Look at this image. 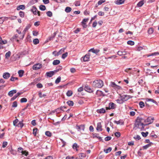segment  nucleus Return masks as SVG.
I'll return each mask as SVG.
<instances>
[{
  "mask_svg": "<svg viewBox=\"0 0 159 159\" xmlns=\"http://www.w3.org/2000/svg\"><path fill=\"white\" fill-rule=\"evenodd\" d=\"M111 139V137L110 136H108L105 138V140L106 141H108L110 140Z\"/></svg>",
  "mask_w": 159,
  "mask_h": 159,
  "instance_id": "57",
  "label": "nucleus"
},
{
  "mask_svg": "<svg viewBox=\"0 0 159 159\" xmlns=\"http://www.w3.org/2000/svg\"><path fill=\"white\" fill-rule=\"evenodd\" d=\"M45 135L49 137H51L52 134V133L49 131H46L45 133Z\"/></svg>",
  "mask_w": 159,
  "mask_h": 159,
  "instance_id": "38",
  "label": "nucleus"
},
{
  "mask_svg": "<svg viewBox=\"0 0 159 159\" xmlns=\"http://www.w3.org/2000/svg\"><path fill=\"white\" fill-rule=\"evenodd\" d=\"M60 61L58 60H54L52 62L53 65H56L59 64L60 63Z\"/></svg>",
  "mask_w": 159,
  "mask_h": 159,
  "instance_id": "25",
  "label": "nucleus"
},
{
  "mask_svg": "<svg viewBox=\"0 0 159 159\" xmlns=\"http://www.w3.org/2000/svg\"><path fill=\"white\" fill-rule=\"evenodd\" d=\"M9 151L13 155H15L17 154L16 151L15 150L13 149L11 147V148H9Z\"/></svg>",
  "mask_w": 159,
  "mask_h": 159,
  "instance_id": "20",
  "label": "nucleus"
},
{
  "mask_svg": "<svg viewBox=\"0 0 159 159\" xmlns=\"http://www.w3.org/2000/svg\"><path fill=\"white\" fill-rule=\"evenodd\" d=\"M148 32L149 34H152L153 32V30L152 28H151L148 29Z\"/></svg>",
  "mask_w": 159,
  "mask_h": 159,
  "instance_id": "40",
  "label": "nucleus"
},
{
  "mask_svg": "<svg viewBox=\"0 0 159 159\" xmlns=\"http://www.w3.org/2000/svg\"><path fill=\"white\" fill-rule=\"evenodd\" d=\"M17 91L16 89L12 90L8 93V95L10 97L13 96V94L16 93Z\"/></svg>",
  "mask_w": 159,
  "mask_h": 159,
  "instance_id": "13",
  "label": "nucleus"
},
{
  "mask_svg": "<svg viewBox=\"0 0 159 159\" xmlns=\"http://www.w3.org/2000/svg\"><path fill=\"white\" fill-rule=\"evenodd\" d=\"M112 148L111 147H109L107 149H104V151L106 153H107L108 152H110Z\"/></svg>",
  "mask_w": 159,
  "mask_h": 159,
  "instance_id": "27",
  "label": "nucleus"
},
{
  "mask_svg": "<svg viewBox=\"0 0 159 159\" xmlns=\"http://www.w3.org/2000/svg\"><path fill=\"white\" fill-rule=\"evenodd\" d=\"M94 137L97 138L100 141L103 142V140L102 139V138L98 135V134H93Z\"/></svg>",
  "mask_w": 159,
  "mask_h": 159,
  "instance_id": "23",
  "label": "nucleus"
},
{
  "mask_svg": "<svg viewBox=\"0 0 159 159\" xmlns=\"http://www.w3.org/2000/svg\"><path fill=\"white\" fill-rule=\"evenodd\" d=\"M105 2V0H99L98 3V5H100L102 4L103 3Z\"/></svg>",
  "mask_w": 159,
  "mask_h": 159,
  "instance_id": "59",
  "label": "nucleus"
},
{
  "mask_svg": "<svg viewBox=\"0 0 159 159\" xmlns=\"http://www.w3.org/2000/svg\"><path fill=\"white\" fill-rule=\"evenodd\" d=\"M71 10V8L69 7H66L65 9V11L67 12H70Z\"/></svg>",
  "mask_w": 159,
  "mask_h": 159,
  "instance_id": "32",
  "label": "nucleus"
},
{
  "mask_svg": "<svg viewBox=\"0 0 159 159\" xmlns=\"http://www.w3.org/2000/svg\"><path fill=\"white\" fill-rule=\"evenodd\" d=\"M56 32H54L53 33V35H52V36H50L49 37V40H51L52 39L54 38H55V36L56 35Z\"/></svg>",
  "mask_w": 159,
  "mask_h": 159,
  "instance_id": "48",
  "label": "nucleus"
},
{
  "mask_svg": "<svg viewBox=\"0 0 159 159\" xmlns=\"http://www.w3.org/2000/svg\"><path fill=\"white\" fill-rule=\"evenodd\" d=\"M31 11L33 12L34 14L36 15L37 13L39 16H40V11H37L36 8L35 7L33 6L32 8L31 9Z\"/></svg>",
  "mask_w": 159,
  "mask_h": 159,
  "instance_id": "7",
  "label": "nucleus"
},
{
  "mask_svg": "<svg viewBox=\"0 0 159 159\" xmlns=\"http://www.w3.org/2000/svg\"><path fill=\"white\" fill-rule=\"evenodd\" d=\"M99 51H100L99 49H94V48H92L89 50V52H91L93 53L97 54L99 52Z\"/></svg>",
  "mask_w": 159,
  "mask_h": 159,
  "instance_id": "19",
  "label": "nucleus"
},
{
  "mask_svg": "<svg viewBox=\"0 0 159 159\" xmlns=\"http://www.w3.org/2000/svg\"><path fill=\"white\" fill-rule=\"evenodd\" d=\"M19 14L20 16L22 18L24 17V13L22 11H20L19 12Z\"/></svg>",
  "mask_w": 159,
  "mask_h": 159,
  "instance_id": "56",
  "label": "nucleus"
},
{
  "mask_svg": "<svg viewBox=\"0 0 159 159\" xmlns=\"http://www.w3.org/2000/svg\"><path fill=\"white\" fill-rule=\"evenodd\" d=\"M73 94L72 91L71 90H68L66 93V95L67 96L70 97Z\"/></svg>",
  "mask_w": 159,
  "mask_h": 159,
  "instance_id": "31",
  "label": "nucleus"
},
{
  "mask_svg": "<svg viewBox=\"0 0 159 159\" xmlns=\"http://www.w3.org/2000/svg\"><path fill=\"white\" fill-rule=\"evenodd\" d=\"M117 54L120 56L125 55L126 54V52L125 51H119L117 52Z\"/></svg>",
  "mask_w": 159,
  "mask_h": 159,
  "instance_id": "26",
  "label": "nucleus"
},
{
  "mask_svg": "<svg viewBox=\"0 0 159 159\" xmlns=\"http://www.w3.org/2000/svg\"><path fill=\"white\" fill-rule=\"evenodd\" d=\"M61 77L60 76H59L56 80L55 83L56 84L59 83L61 81Z\"/></svg>",
  "mask_w": 159,
  "mask_h": 159,
  "instance_id": "43",
  "label": "nucleus"
},
{
  "mask_svg": "<svg viewBox=\"0 0 159 159\" xmlns=\"http://www.w3.org/2000/svg\"><path fill=\"white\" fill-rule=\"evenodd\" d=\"M150 147V144H148L143 146V148L144 149H147L148 148Z\"/></svg>",
  "mask_w": 159,
  "mask_h": 159,
  "instance_id": "58",
  "label": "nucleus"
},
{
  "mask_svg": "<svg viewBox=\"0 0 159 159\" xmlns=\"http://www.w3.org/2000/svg\"><path fill=\"white\" fill-rule=\"evenodd\" d=\"M84 89L85 91L90 93H92L93 92L92 89H91V88L88 86H85L84 87Z\"/></svg>",
  "mask_w": 159,
  "mask_h": 159,
  "instance_id": "12",
  "label": "nucleus"
},
{
  "mask_svg": "<svg viewBox=\"0 0 159 159\" xmlns=\"http://www.w3.org/2000/svg\"><path fill=\"white\" fill-rule=\"evenodd\" d=\"M11 54V52L10 51H9L8 52H7L5 54V58L6 59H8L10 57Z\"/></svg>",
  "mask_w": 159,
  "mask_h": 159,
  "instance_id": "28",
  "label": "nucleus"
},
{
  "mask_svg": "<svg viewBox=\"0 0 159 159\" xmlns=\"http://www.w3.org/2000/svg\"><path fill=\"white\" fill-rule=\"evenodd\" d=\"M21 153L22 155H24L26 156H27L29 154L28 152L26 150L23 151Z\"/></svg>",
  "mask_w": 159,
  "mask_h": 159,
  "instance_id": "35",
  "label": "nucleus"
},
{
  "mask_svg": "<svg viewBox=\"0 0 159 159\" xmlns=\"http://www.w3.org/2000/svg\"><path fill=\"white\" fill-rule=\"evenodd\" d=\"M67 103L70 106H73L74 104L73 102L72 101H68L67 102Z\"/></svg>",
  "mask_w": 159,
  "mask_h": 159,
  "instance_id": "36",
  "label": "nucleus"
},
{
  "mask_svg": "<svg viewBox=\"0 0 159 159\" xmlns=\"http://www.w3.org/2000/svg\"><path fill=\"white\" fill-rule=\"evenodd\" d=\"M75 6H79L80 5V1H76L74 2Z\"/></svg>",
  "mask_w": 159,
  "mask_h": 159,
  "instance_id": "45",
  "label": "nucleus"
},
{
  "mask_svg": "<svg viewBox=\"0 0 159 159\" xmlns=\"http://www.w3.org/2000/svg\"><path fill=\"white\" fill-rule=\"evenodd\" d=\"M76 127L77 128L80 129H81L83 131L84 130L85 126L84 125H81L80 126H78V125H76Z\"/></svg>",
  "mask_w": 159,
  "mask_h": 159,
  "instance_id": "24",
  "label": "nucleus"
},
{
  "mask_svg": "<svg viewBox=\"0 0 159 159\" xmlns=\"http://www.w3.org/2000/svg\"><path fill=\"white\" fill-rule=\"evenodd\" d=\"M19 120L18 119H16L13 121V125L15 126H16L17 125H16V124L18 122Z\"/></svg>",
  "mask_w": 159,
  "mask_h": 159,
  "instance_id": "53",
  "label": "nucleus"
},
{
  "mask_svg": "<svg viewBox=\"0 0 159 159\" xmlns=\"http://www.w3.org/2000/svg\"><path fill=\"white\" fill-rule=\"evenodd\" d=\"M10 74L8 72L4 73L2 75L3 78L5 79H7L10 77Z\"/></svg>",
  "mask_w": 159,
  "mask_h": 159,
  "instance_id": "11",
  "label": "nucleus"
},
{
  "mask_svg": "<svg viewBox=\"0 0 159 159\" xmlns=\"http://www.w3.org/2000/svg\"><path fill=\"white\" fill-rule=\"evenodd\" d=\"M114 122L117 125H123L124 124V122L122 120H119L117 121L116 120H114Z\"/></svg>",
  "mask_w": 159,
  "mask_h": 159,
  "instance_id": "16",
  "label": "nucleus"
},
{
  "mask_svg": "<svg viewBox=\"0 0 159 159\" xmlns=\"http://www.w3.org/2000/svg\"><path fill=\"white\" fill-rule=\"evenodd\" d=\"M154 120V118L150 116L148 117L147 119L145 120L144 121L145 123H147V124H145L147 125L152 123Z\"/></svg>",
  "mask_w": 159,
  "mask_h": 159,
  "instance_id": "4",
  "label": "nucleus"
},
{
  "mask_svg": "<svg viewBox=\"0 0 159 159\" xmlns=\"http://www.w3.org/2000/svg\"><path fill=\"white\" fill-rule=\"evenodd\" d=\"M96 111L98 113H104L106 112L105 110H97Z\"/></svg>",
  "mask_w": 159,
  "mask_h": 159,
  "instance_id": "46",
  "label": "nucleus"
},
{
  "mask_svg": "<svg viewBox=\"0 0 159 159\" xmlns=\"http://www.w3.org/2000/svg\"><path fill=\"white\" fill-rule=\"evenodd\" d=\"M139 104L141 108H143L145 106L144 102L142 101L140 102H139Z\"/></svg>",
  "mask_w": 159,
  "mask_h": 159,
  "instance_id": "42",
  "label": "nucleus"
},
{
  "mask_svg": "<svg viewBox=\"0 0 159 159\" xmlns=\"http://www.w3.org/2000/svg\"><path fill=\"white\" fill-rule=\"evenodd\" d=\"M24 71L23 70H19L18 72V73L19 77H21L24 74Z\"/></svg>",
  "mask_w": 159,
  "mask_h": 159,
  "instance_id": "30",
  "label": "nucleus"
},
{
  "mask_svg": "<svg viewBox=\"0 0 159 159\" xmlns=\"http://www.w3.org/2000/svg\"><path fill=\"white\" fill-rule=\"evenodd\" d=\"M143 120V118L139 117H138L134 124V128L136 127L140 129L141 130H145L144 126L147 125L144 124L141 122V121Z\"/></svg>",
  "mask_w": 159,
  "mask_h": 159,
  "instance_id": "1",
  "label": "nucleus"
},
{
  "mask_svg": "<svg viewBox=\"0 0 159 159\" xmlns=\"http://www.w3.org/2000/svg\"><path fill=\"white\" fill-rule=\"evenodd\" d=\"M33 42L34 44L36 45L39 43V41L38 39H35L33 40Z\"/></svg>",
  "mask_w": 159,
  "mask_h": 159,
  "instance_id": "39",
  "label": "nucleus"
},
{
  "mask_svg": "<svg viewBox=\"0 0 159 159\" xmlns=\"http://www.w3.org/2000/svg\"><path fill=\"white\" fill-rule=\"evenodd\" d=\"M68 54L67 52H66L65 53L63 54L62 56V58L63 59H65L67 56Z\"/></svg>",
  "mask_w": 159,
  "mask_h": 159,
  "instance_id": "51",
  "label": "nucleus"
},
{
  "mask_svg": "<svg viewBox=\"0 0 159 159\" xmlns=\"http://www.w3.org/2000/svg\"><path fill=\"white\" fill-rule=\"evenodd\" d=\"M115 135L116 137L118 138L120 136V134L119 132H116L115 133Z\"/></svg>",
  "mask_w": 159,
  "mask_h": 159,
  "instance_id": "62",
  "label": "nucleus"
},
{
  "mask_svg": "<svg viewBox=\"0 0 159 159\" xmlns=\"http://www.w3.org/2000/svg\"><path fill=\"white\" fill-rule=\"evenodd\" d=\"M23 124L22 123V122L20 121L17 124V126L18 127H20L21 128H22L23 127Z\"/></svg>",
  "mask_w": 159,
  "mask_h": 159,
  "instance_id": "47",
  "label": "nucleus"
},
{
  "mask_svg": "<svg viewBox=\"0 0 159 159\" xmlns=\"http://www.w3.org/2000/svg\"><path fill=\"white\" fill-rule=\"evenodd\" d=\"M90 56L89 53L85 55L83 58L84 61H88L89 59Z\"/></svg>",
  "mask_w": 159,
  "mask_h": 159,
  "instance_id": "17",
  "label": "nucleus"
},
{
  "mask_svg": "<svg viewBox=\"0 0 159 159\" xmlns=\"http://www.w3.org/2000/svg\"><path fill=\"white\" fill-rule=\"evenodd\" d=\"M141 134L143 137H145L147 136L148 134V131H147L146 132H141Z\"/></svg>",
  "mask_w": 159,
  "mask_h": 159,
  "instance_id": "34",
  "label": "nucleus"
},
{
  "mask_svg": "<svg viewBox=\"0 0 159 159\" xmlns=\"http://www.w3.org/2000/svg\"><path fill=\"white\" fill-rule=\"evenodd\" d=\"M134 138L136 140H139L141 139V137L140 136L138 135H137L136 136L134 137Z\"/></svg>",
  "mask_w": 159,
  "mask_h": 159,
  "instance_id": "55",
  "label": "nucleus"
},
{
  "mask_svg": "<svg viewBox=\"0 0 159 159\" xmlns=\"http://www.w3.org/2000/svg\"><path fill=\"white\" fill-rule=\"evenodd\" d=\"M38 129L37 128H35L33 129V134L34 136H36Z\"/></svg>",
  "mask_w": 159,
  "mask_h": 159,
  "instance_id": "33",
  "label": "nucleus"
},
{
  "mask_svg": "<svg viewBox=\"0 0 159 159\" xmlns=\"http://www.w3.org/2000/svg\"><path fill=\"white\" fill-rule=\"evenodd\" d=\"M125 0H117L115 1V3L117 5H120L124 3Z\"/></svg>",
  "mask_w": 159,
  "mask_h": 159,
  "instance_id": "18",
  "label": "nucleus"
},
{
  "mask_svg": "<svg viewBox=\"0 0 159 159\" xmlns=\"http://www.w3.org/2000/svg\"><path fill=\"white\" fill-rule=\"evenodd\" d=\"M39 9L41 11H44L46 9V7L44 5H41L39 6Z\"/></svg>",
  "mask_w": 159,
  "mask_h": 159,
  "instance_id": "37",
  "label": "nucleus"
},
{
  "mask_svg": "<svg viewBox=\"0 0 159 159\" xmlns=\"http://www.w3.org/2000/svg\"><path fill=\"white\" fill-rule=\"evenodd\" d=\"M89 20L88 18L84 19L81 22V23L83 24H86V23Z\"/></svg>",
  "mask_w": 159,
  "mask_h": 159,
  "instance_id": "44",
  "label": "nucleus"
},
{
  "mask_svg": "<svg viewBox=\"0 0 159 159\" xmlns=\"http://www.w3.org/2000/svg\"><path fill=\"white\" fill-rule=\"evenodd\" d=\"M96 129L97 130L99 131H101L102 130V125L100 122H98L97 123Z\"/></svg>",
  "mask_w": 159,
  "mask_h": 159,
  "instance_id": "15",
  "label": "nucleus"
},
{
  "mask_svg": "<svg viewBox=\"0 0 159 159\" xmlns=\"http://www.w3.org/2000/svg\"><path fill=\"white\" fill-rule=\"evenodd\" d=\"M116 105L113 102H110L109 103V108H106V109H114L116 108Z\"/></svg>",
  "mask_w": 159,
  "mask_h": 159,
  "instance_id": "9",
  "label": "nucleus"
},
{
  "mask_svg": "<svg viewBox=\"0 0 159 159\" xmlns=\"http://www.w3.org/2000/svg\"><path fill=\"white\" fill-rule=\"evenodd\" d=\"M25 8V6L24 5H20L17 7V10H19L20 9L24 10Z\"/></svg>",
  "mask_w": 159,
  "mask_h": 159,
  "instance_id": "22",
  "label": "nucleus"
},
{
  "mask_svg": "<svg viewBox=\"0 0 159 159\" xmlns=\"http://www.w3.org/2000/svg\"><path fill=\"white\" fill-rule=\"evenodd\" d=\"M103 85V82L101 80H95L92 84L93 87L98 88H101L102 87Z\"/></svg>",
  "mask_w": 159,
  "mask_h": 159,
  "instance_id": "2",
  "label": "nucleus"
},
{
  "mask_svg": "<svg viewBox=\"0 0 159 159\" xmlns=\"http://www.w3.org/2000/svg\"><path fill=\"white\" fill-rule=\"evenodd\" d=\"M73 148L74 149H76L77 150V148H79V146L76 143H74L72 146Z\"/></svg>",
  "mask_w": 159,
  "mask_h": 159,
  "instance_id": "41",
  "label": "nucleus"
},
{
  "mask_svg": "<svg viewBox=\"0 0 159 159\" xmlns=\"http://www.w3.org/2000/svg\"><path fill=\"white\" fill-rule=\"evenodd\" d=\"M47 15V16L49 17H51L52 16V14L51 11H48L46 13Z\"/></svg>",
  "mask_w": 159,
  "mask_h": 159,
  "instance_id": "49",
  "label": "nucleus"
},
{
  "mask_svg": "<svg viewBox=\"0 0 159 159\" xmlns=\"http://www.w3.org/2000/svg\"><path fill=\"white\" fill-rule=\"evenodd\" d=\"M111 85L112 87H116L117 86V85H116L114 82H111Z\"/></svg>",
  "mask_w": 159,
  "mask_h": 159,
  "instance_id": "60",
  "label": "nucleus"
},
{
  "mask_svg": "<svg viewBox=\"0 0 159 159\" xmlns=\"http://www.w3.org/2000/svg\"><path fill=\"white\" fill-rule=\"evenodd\" d=\"M37 87L38 88H41L43 87V85L41 84L38 83L36 85Z\"/></svg>",
  "mask_w": 159,
  "mask_h": 159,
  "instance_id": "64",
  "label": "nucleus"
},
{
  "mask_svg": "<svg viewBox=\"0 0 159 159\" xmlns=\"http://www.w3.org/2000/svg\"><path fill=\"white\" fill-rule=\"evenodd\" d=\"M54 71H50L46 72V75L49 77H51L54 75Z\"/></svg>",
  "mask_w": 159,
  "mask_h": 159,
  "instance_id": "14",
  "label": "nucleus"
},
{
  "mask_svg": "<svg viewBox=\"0 0 159 159\" xmlns=\"http://www.w3.org/2000/svg\"><path fill=\"white\" fill-rule=\"evenodd\" d=\"M127 43L128 44L130 45H133L134 44V42L131 40H129L127 41Z\"/></svg>",
  "mask_w": 159,
  "mask_h": 159,
  "instance_id": "50",
  "label": "nucleus"
},
{
  "mask_svg": "<svg viewBox=\"0 0 159 159\" xmlns=\"http://www.w3.org/2000/svg\"><path fill=\"white\" fill-rule=\"evenodd\" d=\"M159 53L158 52H154V53H153L150 55H148L147 56L148 57H150V56H156L157 55H159Z\"/></svg>",
  "mask_w": 159,
  "mask_h": 159,
  "instance_id": "52",
  "label": "nucleus"
},
{
  "mask_svg": "<svg viewBox=\"0 0 159 159\" xmlns=\"http://www.w3.org/2000/svg\"><path fill=\"white\" fill-rule=\"evenodd\" d=\"M7 19V17H0V24H2L4 21Z\"/></svg>",
  "mask_w": 159,
  "mask_h": 159,
  "instance_id": "21",
  "label": "nucleus"
},
{
  "mask_svg": "<svg viewBox=\"0 0 159 159\" xmlns=\"http://www.w3.org/2000/svg\"><path fill=\"white\" fill-rule=\"evenodd\" d=\"M121 98L120 99L116 100L117 103L120 104L122 103L124 101H126L129 98V96L127 95H123L121 96Z\"/></svg>",
  "mask_w": 159,
  "mask_h": 159,
  "instance_id": "3",
  "label": "nucleus"
},
{
  "mask_svg": "<svg viewBox=\"0 0 159 159\" xmlns=\"http://www.w3.org/2000/svg\"><path fill=\"white\" fill-rule=\"evenodd\" d=\"M144 4L143 1H141L139 2L137 4V6L138 7H141Z\"/></svg>",
  "mask_w": 159,
  "mask_h": 159,
  "instance_id": "29",
  "label": "nucleus"
},
{
  "mask_svg": "<svg viewBox=\"0 0 159 159\" xmlns=\"http://www.w3.org/2000/svg\"><path fill=\"white\" fill-rule=\"evenodd\" d=\"M64 49H60L58 52H57V54H55V53H56L57 51H55L52 52V54L55 56H58V55L61 54L62 52H64Z\"/></svg>",
  "mask_w": 159,
  "mask_h": 159,
  "instance_id": "8",
  "label": "nucleus"
},
{
  "mask_svg": "<svg viewBox=\"0 0 159 159\" xmlns=\"http://www.w3.org/2000/svg\"><path fill=\"white\" fill-rule=\"evenodd\" d=\"M27 101V99L25 98H22L20 100V102H26Z\"/></svg>",
  "mask_w": 159,
  "mask_h": 159,
  "instance_id": "54",
  "label": "nucleus"
},
{
  "mask_svg": "<svg viewBox=\"0 0 159 159\" xmlns=\"http://www.w3.org/2000/svg\"><path fill=\"white\" fill-rule=\"evenodd\" d=\"M18 78L17 77H15L13 76H11V79L10 80L11 81H14L15 80H17Z\"/></svg>",
  "mask_w": 159,
  "mask_h": 159,
  "instance_id": "61",
  "label": "nucleus"
},
{
  "mask_svg": "<svg viewBox=\"0 0 159 159\" xmlns=\"http://www.w3.org/2000/svg\"><path fill=\"white\" fill-rule=\"evenodd\" d=\"M42 66V64L40 63H37L33 65L32 68L33 70H37L39 69Z\"/></svg>",
  "mask_w": 159,
  "mask_h": 159,
  "instance_id": "6",
  "label": "nucleus"
},
{
  "mask_svg": "<svg viewBox=\"0 0 159 159\" xmlns=\"http://www.w3.org/2000/svg\"><path fill=\"white\" fill-rule=\"evenodd\" d=\"M145 100L146 104L148 106H149V102H152L156 104H157V102L152 99L147 98L145 99Z\"/></svg>",
  "mask_w": 159,
  "mask_h": 159,
  "instance_id": "5",
  "label": "nucleus"
},
{
  "mask_svg": "<svg viewBox=\"0 0 159 159\" xmlns=\"http://www.w3.org/2000/svg\"><path fill=\"white\" fill-rule=\"evenodd\" d=\"M30 25H28L25 28L23 31L22 32V34L23 35L20 38V39H23V38H24L25 33L30 28Z\"/></svg>",
  "mask_w": 159,
  "mask_h": 159,
  "instance_id": "10",
  "label": "nucleus"
},
{
  "mask_svg": "<svg viewBox=\"0 0 159 159\" xmlns=\"http://www.w3.org/2000/svg\"><path fill=\"white\" fill-rule=\"evenodd\" d=\"M7 144V142H4L2 143V147L3 148H5Z\"/></svg>",
  "mask_w": 159,
  "mask_h": 159,
  "instance_id": "63",
  "label": "nucleus"
}]
</instances>
